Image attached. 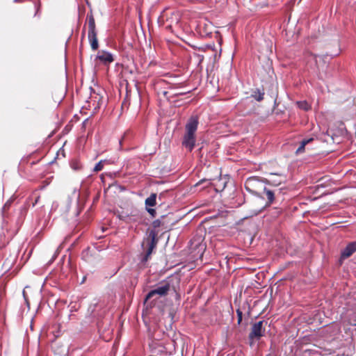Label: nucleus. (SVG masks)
<instances>
[{
	"mask_svg": "<svg viewBox=\"0 0 356 356\" xmlns=\"http://www.w3.org/2000/svg\"><path fill=\"white\" fill-rule=\"evenodd\" d=\"M265 207H262L259 209H255L253 211V213L254 215H257L259 214L261 211H263V209H264Z\"/></svg>",
	"mask_w": 356,
	"mask_h": 356,
	"instance_id": "nucleus-21",
	"label": "nucleus"
},
{
	"mask_svg": "<svg viewBox=\"0 0 356 356\" xmlns=\"http://www.w3.org/2000/svg\"><path fill=\"white\" fill-rule=\"evenodd\" d=\"M297 105L299 108L307 111L311 109V106L306 101L297 102Z\"/></svg>",
	"mask_w": 356,
	"mask_h": 356,
	"instance_id": "nucleus-15",
	"label": "nucleus"
},
{
	"mask_svg": "<svg viewBox=\"0 0 356 356\" xmlns=\"http://www.w3.org/2000/svg\"><path fill=\"white\" fill-rule=\"evenodd\" d=\"M236 314L238 317V324H241L243 318V312L241 311L240 309H236Z\"/></svg>",
	"mask_w": 356,
	"mask_h": 356,
	"instance_id": "nucleus-18",
	"label": "nucleus"
},
{
	"mask_svg": "<svg viewBox=\"0 0 356 356\" xmlns=\"http://www.w3.org/2000/svg\"><path fill=\"white\" fill-rule=\"evenodd\" d=\"M15 2H21L22 0H14Z\"/></svg>",
	"mask_w": 356,
	"mask_h": 356,
	"instance_id": "nucleus-25",
	"label": "nucleus"
},
{
	"mask_svg": "<svg viewBox=\"0 0 356 356\" xmlns=\"http://www.w3.org/2000/svg\"><path fill=\"white\" fill-rule=\"evenodd\" d=\"M264 94L265 92L264 89L260 90L259 88H257L252 91L251 94V97L254 98L257 102H261L264 99Z\"/></svg>",
	"mask_w": 356,
	"mask_h": 356,
	"instance_id": "nucleus-12",
	"label": "nucleus"
},
{
	"mask_svg": "<svg viewBox=\"0 0 356 356\" xmlns=\"http://www.w3.org/2000/svg\"><path fill=\"white\" fill-rule=\"evenodd\" d=\"M269 181L271 182V183H274L275 182V181L272 180V179H270Z\"/></svg>",
	"mask_w": 356,
	"mask_h": 356,
	"instance_id": "nucleus-26",
	"label": "nucleus"
},
{
	"mask_svg": "<svg viewBox=\"0 0 356 356\" xmlns=\"http://www.w3.org/2000/svg\"><path fill=\"white\" fill-rule=\"evenodd\" d=\"M285 189L274 188L273 189L266 188L265 187L264 193L267 199L266 206L273 204H280L284 200Z\"/></svg>",
	"mask_w": 356,
	"mask_h": 356,
	"instance_id": "nucleus-5",
	"label": "nucleus"
},
{
	"mask_svg": "<svg viewBox=\"0 0 356 356\" xmlns=\"http://www.w3.org/2000/svg\"><path fill=\"white\" fill-rule=\"evenodd\" d=\"M86 24L88 26V38L90 44L91 49L94 51L99 47L97 40V32L96 30V24L92 12L88 13L86 15Z\"/></svg>",
	"mask_w": 356,
	"mask_h": 356,
	"instance_id": "nucleus-3",
	"label": "nucleus"
},
{
	"mask_svg": "<svg viewBox=\"0 0 356 356\" xmlns=\"http://www.w3.org/2000/svg\"><path fill=\"white\" fill-rule=\"evenodd\" d=\"M179 87V84H174L172 88H178Z\"/></svg>",
	"mask_w": 356,
	"mask_h": 356,
	"instance_id": "nucleus-23",
	"label": "nucleus"
},
{
	"mask_svg": "<svg viewBox=\"0 0 356 356\" xmlns=\"http://www.w3.org/2000/svg\"><path fill=\"white\" fill-rule=\"evenodd\" d=\"M170 289V284L168 282H160L156 289L150 291L145 298V302L152 300L155 302L159 298L166 296Z\"/></svg>",
	"mask_w": 356,
	"mask_h": 356,
	"instance_id": "nucleus-4",
	"label": "nucleus"
},
{
	"mask_svg": "<svg viewBox=\"0 0 356 356\" xmlns=\"http://www.w3.org/2000/svg\"><path fill=\"white\" fill-rule=\"evenodd\" d=\"M263 325V321H258L252 325L248 335L250 346L254 344V340H259L261 337L264 336L265 328Z\"/></svg>",
	"mask_w": 356,
	"mask_h": 356,
	"instance_id": "nucleus-7",
	"label": "nucleus"
},
{
	"mask_svg": "<svg viewBox=\"0 0 356 356\" xmlns=\"http://www.w3.org/2000/svg\"><path fill=\"white\" fill-rule=\"evenodd\" d=\"M22 293H23V296H24V300H25L27 306L29 307V298H28L27 294L26 293L25 289L23 290Z\"/></svg>",
	"mask_w": 356,
	"mask_h": 356,
	"instance_id": "nucleus-20",
	"label": "nucleus"
},
{
	"mask_svg": "<svg viewBox=\"0 0 356 356\" xmlns=\"http://www.w3.org/2000/svg\"><path fill=\"white\" fill-rule=\"evenodd\" d=\"M103 167H104L103 161H100L95 165L93 171L96 172L101 171L103 169Z\"/></svg>",
	"mask_w": 356,
	"mask_h": 356,
	"instance_id": "nucleus-16",
	"label": "nucleus"
},
{
	"mask_svg": "<svg viewBox=\"0 0 356 356\" xmlns=\"http://www.w3.org/2000/svg\"><path fill=\"white\" fill-rule=\"evenodd\" d=\"M151 240L147 241V250L145 252V254L143 256V258L141 259V261L143 263H145L148 261L151 254L152 253V251L156 245V235L154 232H151L150 234Z\"/></svg>",
	"mask_w": 356,
	"mask_h": 356,
	"instance_id": "nucleus-8",
	"label": "nucleus"
},
{
	"mask_svg": "<svg viewBox=\"0 0 356 356\" xmlns=\"http://www.w3.org/2000/svg\"><path fill=\"white\" fill-rule=\"evenodd\" d=\"M199 124L198 117L197 115L191 116L185 126V134L183 136L182 145L189 152H191L195 145V133Z\"/></svg>",
	"mask_w": 356,
	"mask_h": 356,
	"instance_id": "nucleus-1",
	"label": "nucleus"
},
{
	"mask_svg": "<svg viewBox=\"0 0 356 356\" xmlns=\"http://www.w3.org/2000/svg\"><path fill=\"white\" fill-rule=\"evenodd\" d=\"M36 1L34 3V6H35V12L34 13V16H35L39 10H40V1L39 0H35Z\"/></svg>",
	"mask_w": 356,
	"mask_h": 356,
	"instance_id": "nucleus-19",
	"label": "nucleus"
},
{
	"mask_svg": "<svg viewBox=\"0 0 356 356\" xmlns=\"http://www.w3.org/2000/svg\"><path fill=\"white\" fill-rule=\"evenodd\" d=\"M202 232V229L198 230L189 242V250L193 254V257L202 259L206 250L207 245Z\"/></svg>",
	"mask_w": 356,
	"mask_h": 356,
	"instance_id": "nucleus-2",
	"label": "nucleus"
},
{
	"mask_svg": "<svg viewBox=\"0 0 356 356\" xmlns=\"http://www.w3.org/2000/svg\"><path fill=\"white\" fill-rule=\"evenodd\" d=\"M313 140H314L313 138H309L308 139L302 140L299 147L296 150V153L299 154V153L303 152L305 150V145H307L308 143L312 142Z\"/></svg>",
	"mask_w": 356,
	"mask_h": 356,
	"instance_id": "nucleus-13",
	"label": "nucleus"
},
{
	"mask_svg": "<svg viewBox=\"0 0 356 356\" xmlns=\"http://www.w3.org/2000/svg\"><path fill=\"white\" fill-rule=\"evenodd\" d=\"M245 189L250 193L259 195L264 190V183L256 177H251L247 179L245 182Z\"/></svg>",
	"mask_w": 356,
	"mask_h": 356,
	"instance_id": "nucleus-6",
	"label": "nucleus"
},
{
	"mask_svg": "<svg viewBox=\"0 0 356 356\" xmlns=\"http://www.w3.org/2000/svg\"><path fill=\"white\" fill-rule=\"evenodd\" d=\"M173 341H170L165 345L159 344L157 348L154 349V353H160L161 355H171L172 353Z\"/></svg>",
	"mask_w": 356,
	"mask_h": 356,
	"instance_id": "nucleus-10",
	"label": "nucleus"
},
{
	"mask_svg": "<svg viewBox=\"0 0 356 356\" xmlns=\"http://www.w3.org/2000/svg\"><path fill=\"white\" fill-rule=\"evenodd\" d=\"M282 208L281 207H274L273 208V215L275 216V217H277L280 213H282Z\"/></svg>",
	"mask_w": 356,
	"mask_h": 356,
	"instance_id": "nucleus-17",
	"label": "nucleus"
},
{
	"mask_svg": "<svg viewBox=\"0 0 356 356\" xmlns=\"http://www.w3.org/2000/svg\"><path fill=\"white\" fill-rule=\"evenodd\" d=\"M354 325H356V323H355V324H354Z\"/></svg>",
	"mask_w": 356,
	"mask_h": 356,
	"instance_id": "nucleus-27",
	"label": "nucleus"
},
{
	"mask_svg": "<svg viewBox=\"0 0 356 356\" xmlns=\"http://www.w3.org/2000/svg\"><path fill=\"white\" fill-rule=\"evenodd\" d=\"M148 211H149V213H153V212H154V209H149V210H148Z\"/></svg>",
	"mask_w": 356,
	"mask_h": 356,
	"instance_id": "nucleus-24",
	"label": "nucleus"
},
{
	"mask_svg": "<svg viewBox=\"0 0 356 356\" xmlns=\"http://www.w3.org/2000/svg\"><path fill=\"white\" fill-rule=\"evenodd\" d=\"M188 92H190V91H188V92H180V93L176 94L175 95H184V94H186V93H188Z\"/></svg>",
	"mask_w": 356,
	"mask_h": 356,
	"instance_id": "nucleus-22",
	"label": "nucleus"
},
{
	"mask_svg": "<svg viewBox=\"0 0 356 356\" xmlns=\"http://www.w3.org/2000/svg\"><path fill=\"white\" fill-rule=\"evenodd\" d=\"M156 195L152 193L149 197L145 200V204L149 207H154L156 204Z\"/></svg>",
	"mask_w": 356,
	"mask_h": 356,
	"instance_id": "nucleus-14",
	"label": "nucleus"
},
{
	"mask_svg": "<svg viewBox=\"0 0 356 356\" xmlns=\"http://www.w3.org/2000/svg\"><path fill=\"white\" fill-rule=\"evenodd\" d=\"M356 252V241L349 243L341 251V259H345Z\"/></svg>",
	"mask_w": 356,
	"mask_h": 356,
	"instance_id": "nucleus-9",
	"label": "nucleus"
},
{
	"mask_svg": "<svg viewBox=\"0 0 356 356\" xmlns=\"http://www.w3.org/2000/svg\"><path fill=\"white\" fill-rule=\"evenodd\" d=\"M97 59L104 64H109L114 60L113 55L106 51H99L97 54Z\"/></svg>",
	"mask_w": 356,
	"mask_h": 356,
	"instance_id": "nucleus-11",
	"label": "nucleus"
}]
</instances>
